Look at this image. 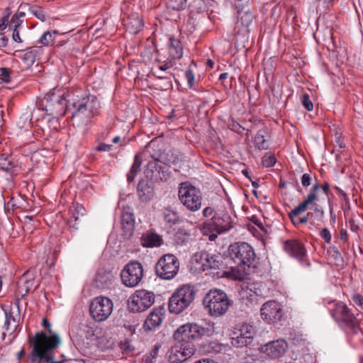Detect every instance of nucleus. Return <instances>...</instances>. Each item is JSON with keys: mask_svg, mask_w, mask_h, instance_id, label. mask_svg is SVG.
<instances>
[{"mask_svg": "<svg viewBox=\"0 0 363 363\" xmlns=\"http://www.w3.org/2000/svg\"><path fill=\"white\" fill-rule=\"evenodd\" d=\"M89 100V97H84L67 105L63 94L50 92L43 98L40 105L48 115L54 117L62 116L66 111L73 109L72 116L74 118L87 112Z\"/></svg>", "mask_w": 363, "mask_h": 363, "instance_id": "f257e3e1", "label": "nucleus"}, {"mask_svg": "<svg viewBox=\"0 0 363 363\" xmlns=\"http://www.w3.org/2000/svg\"><path fill=\"white\" fill-rule=\"evenodd\" d=\"M31 345V363H65L64 360H55V350L60 345L61 340L57 335L48 336L43 331L29 337Z\"/></svg>", "mask_w": 363, "mask_h": 363, "instance_id": "f03ea898", "label": "nucleus"}, {"mask_svg": "<svg viewBox=\"0 0 363 363\" xmlns=\"http://www.w3.org/2000/svg\"><path fill=\"white\" fill-rule=\"evenodd\" d=\"M227 294L220 289H211L203 297V305L211 316L219 317L224 315L231 305Z\"/></svg>", "mask_w": 363, "mask_h": 363, "instance_id": "7ed1b4c3", "label": "nucleus"}, {"mask_svg": "<svg viewBox=\"0 0 363 363\" xmlns=\"http://www.w3.org/2000/svg\"><path fill=\"white\" fill-rule=\"evenodd\" d=\"M228 255L239 270L243 272L253 265L256 258L254 249L245 242L231 244L228 247Z\"/></svg>", "mask_w": 363, "mask_h": 363, "instance_id": "20e7f679", "label": "nucleus"}, {"mask_svg": "<svg viewBox=\"0 0 363 363\" xmlns=\"http://www.w3.org/2000/svg\"><path fill=\"white\" fill-rule=\"evenodd\" d=\"M196 290L193 286L183 285L177 289L169 300V310L172 313L179 314L193 303Z\"/></svg>", "mask_w": 363, "mask_h": 363, "instance_id": "39448f33", "label": "nucleus"}, {"mask_svg": "<svg viewBox=\"0 0 363 363\" xmlns=\"http://www.w3.org/2000/svg\"><path fill=\"white\" fill-rule=\"evenodd\" d=\"M180 202L190 211H199L202 206V193L189 182L179 184L178 191Z\"/></svg>", "mask_w": 363, "mask_h": 363, "instance_id": "423d86ee", "label": "nucleus"}, {"mask_svg": "<svg viewBox=\"0 0 363 363\" xmlns=\"http://www.w3.org/2000/svg\"><path fill=\"white\" fill-rule=\"evenodd\" d=\"M179 263L178 259L173 255H163L155 265L156 274L163 279L169 280L178 273Z\"/></svg>", "mask_w": 363, "mask_h": 363, "instance_id": "0eeeda50", "label": "nucleus"}, {"mask_svg": "<svg viewBox=\"0 0 363 363\" xmlns=\"http://www.w3.org/2000/svg\"><path fill=\"white\" fill-rule=\"evenodd\" d=\"M155 299L152 291L140 289L130 297L128 308L133 312L140 313L148 309L154 303Z\"/></svg>", "mask_w": 363, "mask_h": 363, "instance_id": "6e6552de", "label": "nucleus"}, {"mask_svg": "<svg viewBox=\"0 0 363 363\" xmlns=\"http://www.w3.org/2000/svg\"><path fill=\"white\" fill-rule=\"evenodd\" d=\"M207 330L196 323H187L180 326L174 333V339L181 342L192 343L206 334Z\"/></svg>", "mask_w": 363, "mask_h": 363, "instance_id": "1a4fd4ad", "label": "nucleus"}, {"mask_svg": "<svg viewBox=\"0 0 363 363\" xmlns=\"http://www.w3.org/2000/svg\"><path fill=\"white\" fill-rule=\"evenodd\" d=\"M143 276V265L136 260L130 261L121 273L122 282L128 287L136 286L141 281Z\"/></svg>", "mask_w": 363, "mask_h": 363, "instance_id": "9d476101", "label": "nucleus"}, {"mask_svg": "<svg viewBox=\"0 0 363 363\" xmlns=\"http://www.w3.org/2000/svg\"><path fill=\"white\" fill-rule=\"evenodd\" d=\"M196 352L193 343L177 341L168 350V359L170 363H181L189 359Z\"/></svg>", "mask_w": 363, "mask_h": 363, "instance_id": "9b49d317", "label": "nucleus"}, {"mask_svg": "<svg viewBox=\"0 0 363 363\" xmlns=\"http://www.w3.org/2000/svg\"><path fill=\"white\" fill-rule=\"evenodd\" d=\"M113 303L112 301L103 296L92 299V319L97 322L106 320L112 313Z\"/></svg>", "mask_w": 363, "mask_h": 363, "instance_id": "f8f14e48", "label": "nucleus"}, {"mask_svg": "<svg viewBox=\"0 0 363 363\" xmlns=\"http://www.w3.org/2000/svg\"><path fill=\"white\" fill-rule=\"evenodd\" d=\"M331 315L337 322L344 323L347 327L353 330L354 333H357L358 327L356 318L342 302L335 304V308L331 309Z\"/></svg>", "mask_w": 363, "mask_h": 363, "instance_id": "ddd939ff", "label": "nucleus"}, {"mask_svg": "<svg viewBox=\"0 0 363 363\" xmlns=\"http://www.w3.org/2000/svg\"><path fill=\"white\" fill-rule=\"evenodd\" d=\"M284 248L286 253L295 258L302 266L311 267L306 250L301 242L297 240H288L285 241Z\"/></svg>", "mask_w": 363, "mask_h": 363, "instance_id": "4468645a", "label": "nucleus"}, {"mask_svg": "<svg viewBox=\"0 0 363 363\" xmlns=\"http://www.w3.org/2000/svg\"><path fill=\"white\" fill-rule=\"evenodd\" d=\"M145 173L152 182L165 180L168 177V167L160 160L153 159L147 163Z\"/></svg>", "mask_w": 363, "mask_h": 363, "instance_id": "2eb2a0df", "label": "nucleus"}, {"mask_svg": "<svg viewBox=\"0 0 363 363\" xmlns=\"http://www.w3.org/2000/svg\"><path fill=\"white\" fill-rule=\"evenodd\" d=\"M260 313L264 320L268 323H272L281 319L283 310L278 302L269 301L262 306Z\"/></svg>", "mask_w": 363, "mask_h": 363, "instance_id": "dca6fc26", "label": "nucleus"}, {"mask_svg": "<svg viewBox=\"0 0 363 363\" xmlns=\"http://www.w3.org/2000/svg\"><path fill=\"white\" fill-rule=\"evenodd\" d=\"M205 225L212 226L213 230L218 233L226 232L232 228L231 218L228 214L225 213L213 215L209 222L206 223Z\"/></svg>", "mask_w": 363, "mask_h": 363, "instance_id": "f3484780", "label": "nucleus"}, {"mask_svg": "<svg viewBox=\"0 0 363 363\" xmlns=\"http://www.w3.org/2000/svg\"><path fill=\"white\" fill-rule=\"evenodd\" d=\"M287 349L288 344L286 340L282 339L272 341L262 347V351L267 356L272 358H279L282 357Z\"/></svg>", "mask_w": 363, "mask_h": 363, "instance_id": "a211bd4d", "label": "nucleus"}, {"mask_svg": "<svg viewBox=\"0 0 363 363\" xmlns=\"http://www.w3.org/2000/svg\"><path fill=\"white\" fill-rule=\"evenodd\" d=\"M121 225L123 238L129 239L133 235L135 229L134 214L129 207L124 208L123 210Z\"/></svg>", "mask_w": 363, "mask_h": 363, "instance_id": "6ab92c4d", "label": "nucleus"}, {"mask_svg": "<svg viewBox=\"0 0 363 363\" xmlns=\"http://www.w3.org/2000/svg\"><path fill=\"white\" fill-rule=\"evenodd\" d=\"M198 256L203 267L216 269L223 264V257L219 253L211 254L207 251H202L199 255H196V257Z\"/></svg>", "mask_w": 363, "mask_h": 363, "instance_id": "aec40b11", "label": "nucleus"}, {"mask_svg": "<svg viewBox=\"0 0 363 363\" xmlns=\"http://www.w3.org/2000/svg\"><path fill=\"white\" fill-rule=\"evenodd\" d=\"M255 335V330L252 327L242 328L240 333L236 337L232 338V345L236 347H242L250 345L252 342Z\"/></svg>", "mask_w": 363, "mask_h": 363, "instance_id": "412c9836", "label": "nucleus"}, {"mask_svg": "<svg viewBox=\"0 0 363 363\" xmlns=\"http://www.w3.org/2000/svg\"><path fill=\"white\" fill-rule=\"evenodd\" d=\"M5 313L4 328L7 332H14L18 326L20 318L18 313V306L16 305V313L12 307L9 309H4Z\"/></svg>", "mask_w": 363, "mask_h": 363, "instance_id": "4be33fe9", "label": "nucleus"}, {"mask_svg": "<svg viewBox=\"0 0 363 363\" xmlns=\"http://www.w3.org/2000/svg\"><path fill=\"white\" fill-rule=\"evenodd\" d=\"M138 194L142 201H148L151 200L154 195V187L152 182H147L142 179L138 184Z\"/></svg>", "mask_w": 363, "mask_h": 363, "instance_id": "5701e85b", "label": "nucleus"}, {"mask_svg": "<svg viewBox=\"0 0 363 363\" xmlns=\"http://www.w3.org/2000/svg\"><path fill=\"white\" fill-rule=\"evenodd\" d=\"M316 200H318L317 194L310 191L306 199L290 212V216H298L310 208V205H316L315 203Z\"/></svg>", "mask_w": 363, "mask_h": 363, "instance_id": "b1692460", "label": "nucleus"}, {"mask_svg": "<svg viewBox=\"0 0 363 363\" xmlns=\"http://www.w3.org/2000/svg\"><path fill=\"white\" fill-rule=\"evenodd\" d=\"M43 52V48L40 46H33L26 50L21 59L25 67L28 68L32 66L35 60L38 58Z\"/></svg>", "mask_w": 363, "mask_h": 363, "instance_id": "393cba45", "label": "nucleus"}, {"mask_svg": "<svg viewBox=\"0 0 363 363\" xmlns=\"http://www.w3.org/2000/svg\"><path fill=\"white\" fill-rule=\"evenodd\" d=\"M140 240L141 245L145 247H160L163 242L161 235L152 232L144 233Z\"/></svg>", "mask_w": 363, "mask_h": 363, "instance_id": "a878e982", "label": "nucleus"}, {"mask_svg": "<svg viewBox=\"0 0 363 363\" xmlns=\"http://www.w3.org/2000/svg\"><path fill=\"white\" fill-rule=\"evenodd\" d=\"M112 274L106 270H99L94 278L95 286L99 289L108 287L112 284Z\"/></svg>", "mask_w": 363, "mask_h": 363, "instance_id": "bb28decb", "label": "nucleus"}, {"mask_svg": "<svg viewBox=\"0 0 363 363\" xmlns=\"http://www.w3.org/2000/svg\"><path fill=\"white\" fill-rule=\"evenodd\" d=\"M160 310H155L146 318L143 327L145 330H152L159 326L162 322Z\"/></svg>", "mask_w": 363, "mask_h": 363, "instance_id": "cd10ccee", "label": "nucleus"}, {"mask_svg": "<svg viewBox=\"0 0 363 363\" xmlns=\"http://www.w3.org/2000/svg\"><path fill=\"white\" fill-rule=\"evenodd\" d=\"M169 54L171 58L181 59L183 56V47L180 40L171 38L169 43Z\"/></svg>", "mask_w": 363, "mask_h": 363, "instance_id": "c85d7f7f", "label": "nucleus"}, {"mask_svg": "<svg viewBox=\"0 0 363 363\" xmlns=\"http://www.w3.org/2000/svg\"><path fill=\"white\" fill-rule=\"evenodd\" d=\"M267 130L263 128L257 131L255 137V145L259 150H267L269 148L268 141L266 140Z\"/></svg>", "mask_w": 363, "mask_h": 363, "instance_id": "c756f323", "label": "nucleus"}, {"mask_svg": "<svg viewBox=\"0 0 363 363\" xmlns=\"http://www.w3.org/2000/svg\"><path fill=\"white\" fill-rule=\"evenodd\" d=\"M19 9L28 10L33 16L41 21H45L46 20V17L42 7L37 5H30L29 4L23 3L19 6Z\"/></svg>", "mask_w": 363, "mask_h": 363, "instance_id": "7c9ffc66", "label": "nucleus"}, {"mask_svg": "<svg viewBox=\"0 0 363 363\" xmlns=\"http://www.w3.org/2000/svg\"><path fill=\"white\" fill-rule=\"evenodd\" d=\"M142 158L139 154L135 155L134 162L130 168V170L127 174V180L128 182H132L135 176L141 170Z\"/></svg>", "mask_w": 363, "mask_h": 363, "instance_id": "2f4dec72", "label": "nucleus"}, {"mask_svg": "<svg viewBox=\"0 0 363 363\" xmlns=\"http://www.w3.org/2000/svg\"><path fill=\"white\" fill-rule=\"evenodd\" d=\"M94 335L92 333V337ZM113 342L105 336L92 337V345H95L99 350L104 351L112 347Z\"/></svg>", "mask_w": 363, "mask_h": 363, "instance_id": "473e14b6", "label": "nucleus"}, {"mask_svg": "<svg viewBox=\"0 0 363 363\" xmlns=\"http://www.w3.org/2000/svg\"><path fill=\"white\" fill-rule=\"evenodd\" d=\"M164 219L166 222L172 224H176L179 220V216L177 211L171 208H166L163 212Z\"/></svg>", "mask_w": 363, "mask_h": 363, "instance_id": "72a5a7b5", "label": "nucleus"}, {"mask_svg": "<svg viewBox=\"0 0 363 363\" xmlns=\"http://www.w3.org/2000/svg\"><path fill=\"white\" fill-rule=\"evenodd\" d=\"M14 167L13 163L4 154L0 155V168L7 172H9Z\"/></svg>", "mask_w": 363, "mask_h": 363, "instance_id": "f704fd0d", "label": "nucleus"}, {"mask_svg": "<svg viewBox=\"0 0 363 363\" xmlns=\"http://www.w3.org/2000/svg\"><path fill=\"white\" fill-rule=\"evenodd\" d=\"M57 31H47L40 37L38 43L44 45H48L54 40Z\"/></svg>", "mask_w": 363, "mask_h": 363, "instance_id": "c9c22d12", "label": "nucleus"}, {"mask_svg": "<svg viewBox=\"0 0 363 363\" xmlns=\"http://www.w3.org/2000/svg\"><path fill=\"white\" fill-rule=\"evenodd\" d=\"M186 0H169L168 7L173 10L181 11L186 8Z\"/></svg>", "mask_w": 363, "mask_h": 363, "instance_id": "e433bc0d", "label": "nucleus"}, {"mask_svg": "<svg viewBox=\"0 0 363 363\" xmlns=\"http://www.w3.org/2000/svg\"><path fill=\"white\" fill-rule=\"evenodd\" d=\"M240 19L243 26L248 27L254 19V15L251 11H247L241 13Z\"/></svg>", "mask_w": 363, "mask_h": 363, "instance_id": "4c0bfd02", "label": "nucleus"}, {"mask_svg": "<svg viewBox=\"0 0 363 363\" xmlns=\"http://www.w3.org/2000/svg\"><path fill=\"white\" fill-rule=\"evenodd\" d=\"M262 162L266 167H273L276 163V157L273 155L266 153L262 157Z\"/></svg>", "mask_w": 363, "mask_h": 363, "instance_id": "58836bf2", "label": "nucleus"}, {"mask_svg": "<svg viewBox=\"0 0 363 363\" xmlns=\"http://www.w3.org/2000/svg\"><path fill=\"white\" fill-rule=\"evenodd\" d=\"M95 18H96L95 23H94V24H92V28H94V27H96L95 33H94V35L97 34L100 31L101 28L105 23V18L103 17L102 14L98 13L95 16Z\"/></svg>", "mask_w": 363, "mask_h": 363, "instance_id": "ea45409f", "label": "nucleus"}, {"mask_svg": "<svg viewBox=\"0 0 363 363\" xmlns=\"http://www.w3.org/2000/svg\"><path fill=\"white\" fill-rule=\"evenodd\" d=\"M12 71L6 67L0 68V76L2 82L9 83L11 81V74Z\"/></svg>", "mask_w": 363, "mask_h": 363, "instance_id": "a19ab883", "label": "nucleus"}, {"mask_svg": "<svg viewBox=\"0 0 363 363\" xmlns=\"http://www.w3.org/2000/svg\"><path fill=\"white\" fill-rule=\"evenodd\" d=\"M120 350L123 353L129 354L133 350V347L131 345L130 341L128 339H125L123 341H121L119 344Z\"/></svg>", "mask_w": 363, "mask_h": 363, "instance_id": "79ce46f5", "label": "nucleus"}, {"mask_svg": "<svg viewBox=\"0 0 363 363\" xmlns=\"http://www.w3.org/2000/svg\"><path fill=\"white\" fill-rule=\"evenodd\" d=\"M302 105L307 111H312L313 108V104L311 101L309 96L307 94H304L301 96Z\"/></svg>", "mask_w": 363, "mask_h": 363, "instance_id": "37998d69", "label": "nucleus"}, {"mask_svg": "<svg viewBox=\"0 0 363 363\" xmlns=\"http://www.w3.org/2000/svg\"><path fill=\"white\" fill-rule=\"evenodd\" d=\"M101 103L94 96H92V117L100 114Z\"/></svg>", "mask_w": 363, "mask_h": 363, "instance_id": "c03bdc74", "label": "nucleus"}, {"mask_svg": "<svg viewBox=\"0 0 363 363\" xmlns=\"http://www.w3.org/2000/svg\"><path fill=\"white\" fill-rule=\"evenodd\" d=\"M328 252L335 261L342 262V260H343L342 257L336 247H330V250Z\"/></svg>", "mask_w": 363, "mask_h": 363, "instance_id": "a18cd8bd", "label": "nucleus"}, {"mask_svg": "<svg viewBox=\"0 0 363 363\" xmlns=\"http://www.w3.org/2000/svg\"><path fill=\"white\" fill-rule=\"evenodd\" d=\"M11 23L12 25H13V28H23V20L18 18L17 16L13 15L11 18ZM27 27L24 28V30H26Z\"/></svg>", "mask_w": 363, "mask_h": 363, "instance_id": "49530a36", "label": "nucleus"}, {"mask_svg": "<svg viewBox=\"0 0 363 363\" xmlns=\"http://www.w3.org/2000/svg\"><path fill=\"white\" fill-rule=\"evenodd\" d=\"M311 180H312V177L308 173L303 174L301 178V184L304 187L309 186L311 184Z\"/></svg>", "mask_w": 363, "mask_h": 363, "instance_id": "de8ad7c7", "label": "nucleus"}, {"mask_svg": "<svg viewBox=\"0 0 363 363\" xmlns=\"http://www.w3.org/2000/svg\"><path fill=\"white\" fill-rule=\"evenodd\" d=\"M185 76L187 79L188 85L189 86V87H192L193 85L194 84V81H195L194 75L193 74L192 70L191 69L186 70Z\"/></svg>", "mask_w": 363, "mask_h": 363, "instance_id": "09e8293b", "label": "nucleus"}, {"mask_svg": "<svg viewBox=\"0 0 363 363\" xmlns=\"http://www.w3.org/2000/svg\"><path fill=\"white\" fill-rule=\"evenodd\" d=\"M320 237L327 242L330 243L331 241V234L328 228H323L320 233Z\"/></svg>", "mask_w": 363, "mask_h": 363, "instance_id": "8fccbe9b", "label": "nucleus"}, {"mask_svg": "<svg viewBox=\"0 0 363 363\" xmlns=\"http://www.w3.org/2000/svg\"><path fill=\"white\" fill-rule=\"evenodd\" d=\"M23 28H13L12 33V38L16 43H22V40L20 37V32Z\"/></svg>", "mask_w": 363, "mask_h": 363, "instance_id": "3c124183", "label": "nucleus"}, {"mask_svg": "<svg viewBox=\"0 0 363 363\" xmlns=\"http://www.w3.org/2000/svg\"><path fill=\"white\" fill-rule=\"evenodd\" d=\"M213 215H217V213H215L214 209L211 207H206L203 211V216L206 218H212Z\"/></svg>", "mask_w": 363, "mask_h": 363, "instance_id": "603ef678", "label": "nucleus"}, {"mask_svg": "<svg viewBox=\"0 0 363 363\" xmlns=\"http://www.w3.org/2000/svg\"><path fill=\"white\" fill-rule=\"evenodd\" d=\"M157 78L162 80H164V87L165 89H167L172 87V84L170 79V77L168 76H157Z\"/></svg>", "mask_w": 363, "mask_h": 363, "instance_id": "864d4df0", "label": "nucleus"}, {"mask_svg": "<svg viewBox=\"0 0 363 363\" xmlns=\"http://www.w3.org/2000/svg\"><path fill=\"white\" fill-rule=\"evenodd\" d=\"M352 299L357 306H360L363 304V296L359 294L353 295Z\"/></svg>", "mask_w": 363, "mask_h": 363, "instance_id": "5fc2aeb1", "label": "nucleus"}, {"mask_svg": "<svg viewBox=\"0 0 363 363\" xmlns=\"http://www.w3.org/2000/svg\"><path fill=\"white\" fill-rule=\"evenodd\" d=\"M112 145H108V144H104V143H102L101 145H99V146L96 147V150L98 151H100V152H109L110 150H111L112 149Z\"/></svg>", "mask_w": 363, "mask_h": 363, "instance_id": "6e6d98bb", "label": "nucleus"}, {"mask_svg": "<svg viewBox=\"0 0 363 363\" xmlns=\"http://www.w3.org/2000/svg\"><path fill=\"white\" fill-rule=\"evenodd\" d=\"M135 23V28L133 30V33H138L143 28V25L142 21L139 18L134 20Z\"/></svg>", "mask_w": 363, "mask_h": 363, "instance_id": "4d7b16f0", "label": "nucleus"}, {"mask_svg": "<svg viewBox=\"0 0 363 363\" xmlns=\"http://www.w3.org/2000/svg\"><path fill=\"white\" fill-rule=\"evenodd\" d=\"M319 2V6H322L323 9H328L330 4L333 0H317Z\"/></svg>", "mask_w": 363, "mask_h": 363, "instance_id": "13d9d810", "label": "nucleus"}, {"mask_svg": "<svg viewBox=\"0 0 363 363\" xmlns=\"http://www.w3.org/2000/svg\"><path fill=\"white\" fill-rule=\"evenodd\" d=\"M43 324L47 328L48 332L50 334V336L55 335L54 333H52V331L51 330V324L47 319H43Z\"/></svg>", "mask_w": 363, "mask_h": 363, "instance_id": "bf43d9fd", "label": "nucleus"}, {"mask_svg": "<svg viewBox=\"0 0 363 363\" xmlns=\"http://www.w3.org/2000/svg\"><path fill=\"white\" fill-rule=\"evenodd\" d=\"M8 23L9 20L6 19V17H2L0 19V30H4L6 28Z\"/></svg>", "mask_w": 363, "mask_h": 363, "instance_id": "052dcab7", "label": "nucleus"}, {"mask_svg": "<svg viewBox=\"0 0 363 363\" xmlns=\"http://www.w3.org/2000/svg\"><path fill=\"white\" fill-rule=\"evenodd\" d=\"M340 240L344 241V242H347V241L348 235H347V233L346 230H345V229H341L340 230Z\"/></svg>", "mask_w": 363, "mask_h": 363, "instance_id": "680f3d73", "label": "nucleus"}, {"mask_svg": "<svg viewBox=\"0 0 363 363\" xmlns=\"http://www.w3.org/2000/svg\"><path fill=\"white\" fill-rule=\"evenodd\" d=\"M8 43V38L2 33H0V48L6 47Z\"/></svg>", "mask_w": 363, "mask_h": 363, "instance_id": "e2e57ef3", "label": "nucleus"}, {"mask_svg": "<svg viewBox=\"0 0 363 363\" xmlns=\"http://www.w3.org/2000/svg\"><path fill=\"white\" fill-rule=\"evenodd\" d=\"M172 66V65L171 62H166L164 65H160L159 67V69L161 70V71H164V70L169 69V67H171Z\"/></svg>", "mask_w": 363, "mask_h": 363, "instance_id": "0e129e2a", "label": "nucleus"}, {"mask_svg": "<svg viewBox=\"0 0 363 363\" xmlns=\"http://www.w3.org/2000/svg\"><path fill=\"white\" fill-rule=\"evenodd\" d=\"M155 359L150 354L144 357L143 361L144 363H155Z\"/></svg>", "mask_w": 363, "mask_h": 363, "instance_id": "69168bd1", "label": "nucleus"}, {"mask_svg": "<svg viewBox=\"0 0 363 363\" xmlns=\"http://www.w3.org/2000/svg\"><path fill=\"white\" fill-rule=\"evenodd\" d=\"M349 223L350 225V228L352 231L355 232L358 230L359 227L357 225L354 223V220L353 219H350L349 220Z\"/></svg>", "mask_w": 363, "mask_h": 363, "instance_id": "338daca9", "label": "nucleus"}, {"mask_svg": "<svg viewBox=\"0 0 363 363\" xmlns=\"http://www.w3.org/2000/svg\"><path fill=\"white\" fill-rule=\"evenodd\" d=\"M321 189L324 194H328L329 192L330 185L328 183L325 182L323 185H321Z\"/></svg>", "mask_w": 363, "mask_h": 363, "instance_id": "774afa93", "label": "nucleus"}]
</instances>
